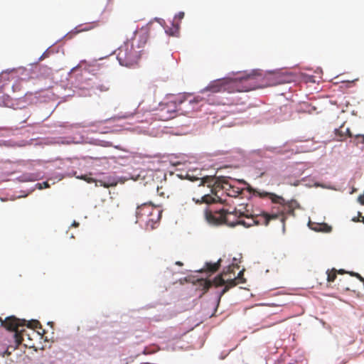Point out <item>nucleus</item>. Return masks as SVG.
<instances>
[{"label": "nucleus", "mask_w": 364, "mask_h": 364, "mask_svg": "<svg viewBox=\"0 0 364 364\" xmlns=\"http://www.w3.org/2000/svg\"><path fill=\"white\" fill-rule=\"evenodd\" d=\"M223 189L226 195L231 198L245 199L247 202L239 203L242 208L226 206L224 200L217 196L205 193L200 198H192L196 204H205L203 210L205 221L210 225L220 224V217L235 215L237 218H251L252 223L238 218L232 221L230 226L242 225L249 228L252 224L269 225V218H276L279 214L277 205L285 204V199L274 193L253 188L244 179H230L225 181Z\"/></svg>", "instance_id": "f257e3e1"}, {"label": "nucleus", "mask_w": 364, "mask_h": 364, "mask_svg": "<svg viewBox=\"0 0 364 364\" xmlns=\"http://www.w3.org/2000/svg\"><path fill=\"white\" fill-rule=\"evenodd\" d=\"M294 73L277 68L267 70L263 73L260 69H253L251 71L242 70L236 73H229L226 76L213 80L200 90V92L210 91L211 92H249L267 87L288 83L295 81Z\"/></svg>", "instance_id": "f03ea898"}, {"label": "nucleus", "mask_w": 364, "mask_h": 364, "mask_svg": "<svg viewBox=\"0 0 364 364\" xmlns=\"http://www.w3.org/2000/svg\"><path fill=\"white\" fill-rule=\"evenodd\" d=\"M222 258H219L217 261L215 262H205L203 268H200L198 270H194V272H204L205 275L203 277V279L210 283L213 286L222 287L221 289L215 291V298L213 303V312L210 316H213L216 313L220 302L221 297L231 287L236 284V280H237L238 283H245L246 281L245 278L241 277L242 274H243V269L237 273V277H235V272H233V278L230 277L225 279L221 273H218L213 277V275L222 267Z\"/></svg>", "instance_id": "7ed1b4c3"}, {"label": "nucleus", "mask_w": 364, "mask_h": 364, "mask_svg": "<svg viewBox=\"0 0 364 364\" xmlns=\"http://www.w3.org/2000/svg\"><path fill=\"white\" fill-rule=\"evenodd\" d=\"M264 149L274 154L281 155L283 159L289 158L297 152V150L294 151V149L289 148L287 142L279 146H266L263 149L240 150L238 154L241 157L242 163L255 169L256 177H262L267 173V168L264 162V158L267 157Z\"/></svg>", "instance_id": "20e7f679"}, {"label": "nucleus", "mask_w": 364, "mask_h": 364, "mask_svg": "<svg viewBox=\"0 0 364 364\" xmlns=\"http://www.w3.org/2000/svg\"><path fill=\"white\" fill-rule=\"evenodd\" d=\"M137 33V28H136L132 33V36L130 39H127L124 41V45L118 48V53L117 55V60L121 66L132 68L138 64L139 59L141 58V53L142 50H135L134 45L133 43Z\"/></svg>", "instance_id": "39448f33"}, {"label": "nucleus", "mask_w": 364, "mask_h": 364, "mask_svg": "<svg viewBox=\"0 0 364 364\" xmlns=\"http://www.w3.org/2000/svg\"><path fill=\"white\" fill-rule=\"evenodd\" d=\"M306 170V164L299 162L286 166L284 169H281L277 174L284 178V183L297 186L301 181L305 182L307 181V178L309 176V174L301 178Z\"/></svg>", "instance_id": "423d86ee"}, {"label": "nucleus", "mask_w": 364, "mask_h": 364, "mask_svg": "<svg viewBox=\"0 0 364 364\" xmlns=\"http://www.w3.org/2000/svg\"><path fill=\"white\" fill-rule=\"evenodd\" d=\"M33 92H24L22 95L11 97L8 94H3L0 97V106L10 107L14 109H23L33 102Z\"/></svg>", "instance_id": "0eeeda50"}, {"label": "nucleus", "mask_w": 364, "mask_h": 364, "mask_svg": "<svg viewBox=\"0 0 364 364\" xmlns=\"http://www.w3.org/2000/svg\"><path fill=\"white\" fill-rule=\"evenodd\" d=\"M186 103L185 96H179L174 100L169 102H160L159 104V117L161 120H169L176 117V113L179 111L178 105Z\"/></svg>", "instance_id": "6e6552de"}, {"label": "nucleus", "mask_w": 364, "mask_h": 364, "mask_svg": "<svg viewBox=\"0 0 364 364\" xmlns=\"http://www.w3.org/2000/svg\"><path fill=\"white\" fill-rule=\"evenodd\" d=\"M31 323H33L35 328H42L39 321L36 319L27 321L25 318H18L14 315L7 316L4 322L1 321V325L4 324L6 329L11 332L16 331L19 327H31Z\"/></svg>", "instance_id": "1a4fd4ad"}, {"label": "nucleus", "mask_w": 364, "mask_h": 364, "mask_svg": "<svg viewBox=\"0 0 364 364\" xmlns=\"http://www.w3.org/2000/svg\"><path fill=\"white\" fill-rule=\"evenodd\" d=\"M278 209H279V214L276 218H269V221L271 220H276V219H280V222L282 223V233H285V220L287 219V215H293L294 216V210L295 208L297 209H301V207L300 204L294 199H291L290 200H285V204L282 205H277Z\"/></svg>", "instance_id": "9d476101"}, {"label": "nucleus", "mask_w": 364, "mask_h": 364, "mask_svg": "<svg viewBox=\"0 0 364 364\" xmlns=\"http://www.w3.org/2000/svg\"><path fill=\"white\" fill-rule=\"evenodd\" d=\"M88 73L87 69H82L81 67L77 65L68 73V79L71 80L72 85L75 87H78L80 90H85V87L83 84L87 80H89L86 76Z\"/></svg>", "instance_id": "9b49d317"}, {"label": "nucleus", "mask_w": 364, "mask_h": 364, "mask_svg": "<svg viewBox=\"0 0 364 364\" xmlns=\"http://www.w3.org/2000/svg\"><path fill=\"white\" fill-rule=\"evenodd\" d=\"M185 176L191 181H199L198 186L208 183V188H210L213 181V175H202L201 168L198 167H188Z\"/></svg>", "instance_id": "f8f14e48"}, {"label": "nucleus", "mask_w": 364, "mask_h": 364, "mask_svg": "<svg viewBox=\"0 0 364 364\" xmlns=\"http://www.w3.org/2000/svg\"><path fill=\"white\" fill-rule=\"evenodd\" d=\"M98 22H99V19H97V20L88 22V23H85V25L91 24V23H97ZM84 25H85V23H84ZM82 26H83L82 23L76 26L75 28H73L70 31H68L66 34H65L64 36H63L62 37H60V38L56 40L53 43V44H56L63 39L70 40V39L73 38L75 35H77L82 31H88L93 28V26H86L84 27H82Z\"/></svg>", "instance_id": "ddd939ff"}, {"label": "nucleus", "mask_w": 364, "mask_h": 364, "mask_svg": "<svg viewBox=\"0 0 364 364\" xmlns=\"http://www.w3.org/2000/svg\"><path fill=\"white\" fill-rule=\"evenodd\" d=\"M140 104L141 103H139L137 107L135 108V109L133 112H124V113L121 112V113L113 115V116L108 117L107 119H105L95 121V122H91L89 123L88 126L92 127V126H95L97 124H105L109 122H114L116 120L132 118L138 113V108H139Z\"/></svg>", "instance_id": "4468645a"}, {"label": "nucleus", "mask_w": 364, "mask_h": 364, "mask_svg": "<svg viewBox=\"0 0 364 364\" xmlns=\"http://www.w3.org/2000/svg\"><path fill=\"white\" fill-rule=\"evenodd\" d=\"M131 154L130 151L126 150L124 151V156H110L108 159V164L110 166H113L114 168L126 166L131 161Z\"/></svg>", "instance_id": "2eb2a0df"}, {"label": "nucleus", "mask_w": 364, "mask_h": 364, "mask_svg": "<svg viewBox=\"0 0 364 364\" xmlns=\"http://www.w3.org/2000/svg\"><path fill=\"white\" fill-rule=\"evenodd\" d=\"M316 100L313 102H301L297 107L298 112L308 113L312 114L314 113L318 114V107L316 105Z\"/></svg>", "instance_id": "dca6fc26"}, {"label": "nucleus", "mask_w": 364, "mask_h": 364, "mask_svg": "<svg viewBox=\"0 0 364 364\" xmlns=\"http://www.w3.org/2000/svg\"><path fill=\"white\" fill-rule=\"evenodd\" d=\"M90 138L87 136H85L82 133L77 132L74 136H67L64 140L61 141V144H89V140Z\"/></svg>", "instance_id": "f3484780"}, {"label": "nucleus", "mask_w": 364, "mask_h": 364, "mask_svg": "<svg viewBox=\"0 0 364 364\" xmlns=\"http://www.w3.org/2000/svg\"><path fill=\"white\" fill-rule=\"evenodd\" d=\"M37 68H38V73H36L34 71V75H36L37 77L41 76L44 78H48L53 75V69L46 65L37 64ZM33 73H31L29 70L26 74V76H28V77H33Z\"/></svg>", "instance_id": "a211bd4d"}, {"label": "nucleus", "mask_w": 364, "mask_h": 364, "mask_svg": "<svg viewBox=\"0 0 364 364\" xmlns=\"http://www.w3.org/2000/svg\"><path fill=\"white\" fill-rule=\"evenodd\" d=\"M308 226L311 230L315 232L328 233L332 230V227L326 223H312L311 221H309Z\"/></svg>", "instance_id": "6ab92c4d"}, {"label": "nucleus", "mask_w": 364, "mask_h": 364, "mask_svg": "<svg viewBox=\"0 0 364 364\" xmlns=\"http://www.w3.org/2000/svg\"><path fill=\"white\" fill-rule=\"evenodd\" d=\"M151 205V202L144 203L136 207L135 215L136 220H138L142 215L149 216L152 214L151 209L150 205ZM135 223H137V220L135 221Z\"/></svg>", "instance_id": "aec40b11"}, {"label": "nucleus", "mask_w": 364, "mask_h": 364, "mask_svg": "<svg viewBox=\"0 0 364 364\" xmlns=\"http://www.w3.org/2000/svg\"><path fill=\"white\" fill-rule=\"evenodd\" d=\"M87 173V171H85L84 173H80V174H77V171L72 170L71 171H67L64 173H53V176L52 177H50V178H55L58 181H60L64 178L65 175H68V176H75L77 178H80V179H85Z\"/></svg>", "instance_id": "412c9836"}, {"label": "nucleus", "mask_w": 364, "mask_h": 364, "mask_svg": "<svg viewBox=\"0 0 364 364\" xmlns=\"http://www.w3.org/2000/svg\"><path fill=\"white\" fill-rule=\"evenodd\" d=\"M181 25L179 22H175L174 19L171 21V26L164 28L165 33L168 36L178 37Z\"/></svg>", "instance_id": "4be33fe9"}, {"label": "nucleus", "mask_w": 364, "mask_h": 364, "mask_svg": "<svg viewBox=\"0 0 364 364\" xmlns=\"http://www.w3.org/2000/svg\"><path fill=\"white\" fill-rule=\"evenodd\" d=\"M55 44H52L43 53L42 55L34 62L28 63V65L31 66L30 72L34 74V69L37 68V64L44 58L49 56L50 52H54V50L52 48V46H54Z\"/></svg>", "instance_id": "5701e85b"}, {"label": "nucleus", "mask_w": 364, "mask_h": 364, "mask_svg": "<svg viewBox=\"0 0 364 364\" xmlns=\"http://www.w3.org/2000/svg\"><path fill=\"white\" fill-rule=\"evenodd\" d=\"M30 141L21 140L20 141H14L11 139L3 140L0 139V146H6V147H14V146H23L26 144H30Z\"/></svg>", "instance_id": "b1692460"}, {"label": "nucleus", "mask_w": 364, "mask_h": 364, "mask_svg": "<svg viewBox=\"0 0 364 364\" xmlns=\"http://www.w3.org/2000/svg\"><path fill=\"white\" fill-rule=\"evenodd\" d=\"M185 100L186 103L187 102L188 105L191 107L192 111L198 110L203 105V99L200 96L193 97L189 100L185 97Z\"/></svg>", "instance_id": "393cba45"}, {"label": "nucleus", "mask_w": 364, "mask_h": 364, "mask_svg": "<svg viewBox=\"0 0 364 364\" xmlns=\"http://www.w3.org/2000/svg\"><path fill=\"white\" fill-rule=\"evenodd\" d=\"M50 186V185L48 182V180H46V181H44L42 182H38V183H36L33 186H32L29 190H28L27 192L21 191V192L24 193L21 196H18V198L26 197L29 193H32L36 188H38L39 190H43V189L48 188Z\"/></svg>", "instance_id": "a878e982"}, {"label": "nucleus", "mask_w": 364, "mask_h": 364, "mask_svg": "<svg viewBox=\"0 0 364 364\" xmlns=\"http://www.w3.org/2000/svg\"><path fill=\"white\" fill-rule=\"evenodd\" d=\"M89 144L102 147H109L113 146L112 141L95 138H90L89 140Z\"/></svg>", "instance_id": "bb28decb"}, {"label": "nucleus", "mask_w": 364, "mask_h": 364, "mask_svg": "<svg viewBox=\"0 0 364 364\" xmlns=\"http://www.w3.org/2000/svg\"><path fill=\"white\" fill-rule=\"evenodd\" d=\"M18 129V127L14 129L12 127H0V137H9L13 136L14 135V131Z\"/></svg>", "instance_id": "cd10ccee"}, {"label": "nucleus", "mask_w": 364, "mask_h": 364, "mask_svg": "<svg viewBox=\"0 0 364 364\" xmlns=\"http://www.w3.org/2000/svg\"><path fill=\"white\" fill-rule=\"evenodd\" d=\"M149 38V33L147 32H143L139 34L136 47L138 48H143Z\"/></svg>", "instance_id": "c85d7f7f"}, {"label": "nucleus", "mask_w": 364, "mask_h": 364, "mask_svg": "<svg viewBox=\"0 0 364 364\" xmlns=\"http://www.w3.org/2000/svg\"><path fill=\"white\" fill-rule=\"evenodd\" d=\"M12 348L13 350L15 348L11 346H7L6 344H0V356L5 357L11 355V351H10V348Z\"/></svg>", "instance_id": "c756f323"}, {"label": "nucleus", "mask_w": 364, "mask_h": 364, "mask_svg": "<svg viewBox=\"0 0 364 364\" xmlns=\"http://www.w3.org/2000/svg\"><path fill=\"white\" fill-rule=\"evenodd\" d=\"M16 68H8V69H6L5 70H2L1 73H0V81L4 78L5 80H7L9 81V75L14 71Z\"/></svg>", "instance_id": "7c9ffc66"}, {"label": "nucleus", "mask_w": 364, "mask_h": 364, "mask_svg": "<svg viewBox=\"0 0 364 364\" xmlns=\"http://www.w3.org/2000/svg\"><path fill=\"white\" fill-rule=\"evenodd\" d=\"M301 78L306 82L314 83L316 82L315 77L313 75H309L306 73H301Z\"/></svg>", "instance_id": "2f4dec72"}, {"label": "nucleus", "mask_w": 364, "mask_h": 364, "mask_svg": "<svg viewBox=\"0 0 364 364\" xmlns=\"http://www.w3.org/2000/svg\"><path fill=\"white\" fill-rule=\"evenodd\" d=\"M280 322V321H274V322H272V323H268L267 321L262 319V321H261V326L259 328H257L256 329H255L252 333L255 332V331H259V329H262V328H267V327H270L277 323Z\"/></svg>", "instance_id": "473e14b6"}, {"label": "nucleus", "mask_w": 364, "mask_h": 364, "mask_svg": "<svg viewBox=\"0 0 364 364\" xmlns=\"http://www.w3.org/2000/svg\"><path fill=\"white\" fill-rule=\"evenodd\" d=\"M353 139L350 141L355 143L356 144H362L364 146V134H358L352 136Z\"/></svg>", "instance_id": "72a5a7b5"}, {"label": "nucleus", "mask_w": 364, "mask_h": 364, "mask_svg": "<svg viewBox=\"0 0 364 364\" xmlns=\"http://www.w3.org/2000/svg\"><path fill=\"white\" fill-rule=\"evenodd\" d=\"M150 176L152 177L153 179H154V178H156V179H161V178H162L164 180L166 179V173L162 171H157L154 173L151 172Z\"/></svg>", "instance_id": "f704fd0d"}, {"label": "nucleus", "mask_w": 364, "mask_h": 364, "mask_svg": "<svg viewBox=\"0 0 364 364\" xmlns=\"http://www.w3.org/2000/svg\"><path fill=\"white\" fill-rule=\"evenodd\" d=\"M30 176H31V174H29V173H23V174H21V176H18L16 178V180L19 182H28V181H31V178Z\"/></svg>", "instance_id": "c9c22d12"}, {"label": "nucleus", "mask_w": 364, "mask_h": 364, "mask_svg": "<svg viewBox=\"0 0 364 364\" xmlns=\"http://www.w3.org/2000/svg\"><path fill=\"white\" fill-rule=\"evenodd\" d=\"M107 181L108 185L114 186H116L118 183L119 178L112 176H106Z\"/></svg>", "instance_id": "e433bc0d"}, {"label": "nucleus", "mask_w": 364, "mask_h": 364, "mask_svg": "<svg viewBox=\"0 0 364 364\" xmlns=\"http://www.w3.org/2000/svg\"><path fill=\"white\" fill-rule=\"evenodd\" d=\"M230 259L229 258L228 261L226 262V265H225L223 267V272H228L230 271V265L231 264H234L237 263V259L236 257H232V262H230Z\"/></svg>", "instance_id": "4c0bfd02"}, {"label": "nucleus", "mask_w": 364, "mask_h": 364, "mask_svg": "<svg viewBox=\"0 0 364 364\" xmlns=\"http://www.w3.org/2000/svg\"><path fill=\"white\" fill-rule=\"evenodd\" d=\"M29 174L31 175L30 176L31 181H36L43 178V175L40 172H36V173H29Z\"/></svg>", "instance_id": "58836bf2"}, {"label": "nucleus", "mask_w": 364, "mask_h": 364, "mask_svg": "<svg viewBox=\"0 0 364 364\" xmlns=\"http://www.w3.org/2000/svg\"><path fill=\"white\" fill-rule=\"evenodd\" d=\"M185 13L182 11H178L175 14L173 19H176V22H179L181 23V20L184 18Z\"/></svg>", "instance_id": "ea45409f"}, {"label": "nucleus", "mask_w": 364, "mask_h": 364, "mask_svg": "<svg viewBox=\"0 0 364 364\" xmlns=\"http://www.w3.org/2000/svg\"><path fill=\"white\" fill-rule=\"evenodd\" d=\"M154 21H157L164 28H165L166 24L164 19L159 17L154 18Z\"/></svg>", "instance_id": "a19ab883"}, {"label": "nucleus", "mask_w": 364, "mask_h": 364, "mask_svg": "<svg viewBox=\"0 0 364 364\" xmlns=\"http://www.w3.org/2000/svg\"><path fill=\"white\" fill-rule=\"evenodd\" d=\"M357 202L359 203L360 205H364V191L363 194L358 196V197L357 198ZM363 223H364V217Z\"/></svg>", "instance_id": "79ce46f5"}, {"label": "nucleus", "mask_w": 364, "mask_h": 364, "mask_svg": "<svg viewBox=\"0 0 364 364\" xmlns=\"http://www.w3.org/2000/svg\"><path fill=\"white\" fill-rule=\"evenodd\" d=\"M85 161H86L85 158H84L82 161H80L79 159H76L74 161H73L72 164H75V165L78 164L80 166H82L83 168H85V166H86L85 164H82V163H85Z\"/></svg>", "instance_id": "37998d69"}, {"label": "nucleus", "mask_w": 364, "mask_h": 364, "mask_svg": "<svg viewBox=\"0 0 364 364\" xmlns=\"http://www.w3.org/2000/svg\"><path fill=\"white\" fill-rule=\"evenodd\" d=\"M14 92L21 90V85L18 82L14 83L11 86Z\"/></svg>", "instance_id": "c03bdc74"}, {"label": "nucleus", "mask_w": 364, "mask_h": 364, "mask_svg": "<svg viewBox=\"0 0 364 364\" xmlns=\"http://www.w3.org/2000/svg\"><path fill=\"white\" fill-rule=\"evenodd\" d=\"M328 272H329V269H328L326 270V274H327V280H328V282H333V281H334V279H335V278H336V276L330 275V274H328Z\"/></svg>", "instance_id": "a18cd8bd"}, {"label": "nucleus", "mask_w": 364, "mask_h": 364, "mask_svg": "<svg viewBox=\"0 0 364 364\" xmlns=\"http://www.w3.org/2000/svg\"><path fill=\"white\" fill-rule=\"evenodd\" d=\"M52 48L54 50V52H50V53H58L61 50L62 54H64V50L61 48L60 46H58L57 48H54L53 46H52Z\"/></svg>", "instance_id": "49530a36"}, {"label": "nucleus", "mask_w": 364, "mask_h": 364, "mask_svg": "<svg viewBox=\"0 0 364 364\" xmlns=\"http://www.w3.org/2000/svg\"><path fill=\"white\" fill-rule=\"evenodd\" d=\"M353 277L364 284V277H363L359 273L355 272Z\"/></svg>", "instance_id": "de8ad7c7"}, {"label": "nucleus", "mask_w": 364, "mask_h": 364, "mask_svg": "<svg viewBox=\"0 0 364 364\" xmlns=\"http://www.w3.org/2000/svg\"><path fill=\"white\" fill-rule=\"evenodd\" d=\"M353 277L364 284V277H363L359 273L355 272Z\"/></svg>", "instance_id": "09e8293b"}, {"label": "nucleus", "mask_w": 364, "mask_h": 364, "mask_svg": "<svg viewBox=\"0 0 364 364\" xmlns=\"http://www.w3.org/2000/svg\"><path fill=\"white\" fill-rule=\"evenodd\" d=\"M353 277L364 284V277H363L359 273L355 272Z\"/></svg>", "instance_id": "8fccbe9b"}, {"label": "nucleus", "mask_w": 364, "mask_h": 364, "mask_svg": "<svg viewBox=\"0 0 364 364\" xmlns=\"http://www.w3.org/2000/svg\"><path fill=\"white\" fill-rule=\"evenodd\" d=\"M353 277L364 284V277H363L359 273L355 272Z\"/></svg>", "instance_id": "3c124183"}, {"label": "nucleus", "mask_w": 364, "mask_h": 364, "mask_svg": "<svg viewBox=\"0 0 364 364\" xmlns=\"http://www.w3.org/2000/svg\"><path fill=\"white\" fill-rule=\"evenodd\" d=\"M114 149L122 151L124 153V151L127 150V149L124 148L122 145L117 144V145H113L112 146Z\"/></svg>", "instance_id": "603ef678"}, {"label": "nucleus", "mask_w": 364, "mask_h": 364, "mask_svg": "<svg viewBox=\"0 0 364 364\" xmlns=\"http://www.w3.org/2000/svg\"><path fill=\"white\" fill-rule=\"evenodd\" d=\"M345 133H346V134H348V136L349 137H351V138H352V136H353V134L351 133V132H350V128H348V127H347V128L346 129V132H345Z\"/></svg>", "instance_id": "864d4df0"}, {"label": "nucleus", "mask_w": 364, "mask_h": 364, "mask_svg": "<svg viewBox=\"0 0 364 364\" xmlns=\"http://www.w3.org/2000/svg\"><path fill=\"white\" fill-rule=\"evenodd\" d=\"M355 80H347V81H344V82H345L346 84H347V85H346V86H347L348 87H350V85H351L352 84H353V83H354V82H355Z\"/></svg>", "instance_id": "5fc2aeb1"}, {"label": "nucleus", "mask_w": 364, "mask_h": 364, "mask_svg": "<svg viewBox=\"0 0 364 364\" xmlns=\"http://www.w3.org/2000/svg\"><path fill=\"white\" fill-rule=\"evenodd\" d=\"M276 306L275 304L272 303V304H265V303H260V304H257L256 306Z\"/></svg>", "instance_id": "6e6d98bb"}, {"label": "nucleus", "mask_w": 364, "mask_h": 364, "mask_svg": "<svg viewBox=\"0 0 364 364\" xmlns=\"http://www.w3.org/2000/svg\"><path fill=\"white\" fill-rule=\"evenodd\" d=\"M90 159H92L95 161H99L100 159H106V157H90L89 158Z\"/></svg>", "instance_id": "4d7b16f0"}, {"label": "nucleus", "mask_w": 364, "mask_h": 364, "mask_svg": "<svg viewBox=\"0 0 364 364\" xmlns=\"http://www.w3.org/2000/svg\"><path fill=\"white\" fill-rule=\"evenodd\" d=\"M314 73L316 74L323 73L322 68L321 67H317L316 69L314 70Z\"/></svg>", "instance_id": "13d9d810"}, {"label": "nucleus", "mask_w": 364, "mask_h": 364, "mask_svg": "<svg viewBox=\"0 0 364 364\" xmlns=\"http://www.w3.org/2000/svg\"><path fill=\"white\" fill-rule=\"evenodd\" d=\"M80 225V223L78 222H77L76 220H73V223H71L70 227H78Z\"/></svg>", "instance_id": "bf43d9fd"}, {"label": "nucleus", "mask_w": 364, "mask_h": 364, "mask_svg": "<svg viewBox=\"0 0 364 364\" xmlns=\"http://www.w3.org/2000/svg\"><path fill=\"white\" fill-rule=\"evenodd\" d=\"M171 164L174 166H178L181 164V163L179 161H171Z\"/></svg>", "instance_id": "052dcab7"}, {"label": "nucleus", "mask_w": 364, "mask_h": 364, "mask_svg": "<svg viewBox=\"0 0 364 364\" xmlns=\"http://www.w3.org/2000/svg\"><path fill=\"white\" fill-rule=\"evenodd\" d=\"M6 83H3L0 85V94L3 92L4 87L6 85Z\"/></svg>", "instance_id": "680f3d73"}, {"label": "nucleus", "mask_w": 364, "mask_h": 364, "mask_svg": "<svg viewBox=\"0 0 364 364\" xmlns=\"http://www.w3.org/2000/svg\"><path fill=\"white\" fill-rule=\"evenodd\" d=\"M227 355H228L227 353L224 354L223 353H221L220 356H219V358L220 360H223V359H225L226 358Z\"/></svg>", "instance_id": "e2e57ef3"}, {"label": "nucleus", "mask_w": 364, "mask_h": 364, "mask_svg": "<svg viewBox=\"0 0 364 364\" xmlns=\"http://www.w3.org/2000/svg\"><path fill=\"white\" fill-rule=\"evenodd\" d=\"M75 92H76L75 91H73V93L68 94V95H65L63 97L66 98V97H70L74 96L75 95Z\"/></svg>", "instance_id": "0e129e2a"}, {"label": "nucleus", "mask_w": 364, "mask_h": 364, "mask_svg": "<svg viewBox=\"0 0 364 364\" xmlns=\"http://www.w3.org/2000/svg\"><path fill=\"white\" fill-rule=\"evenodd\" d=\"M297 363L296 359H291L290 361L287 364H296Z\"/></svg>", "instance_id": "69168bd1"}, {"label": "nucleus", "mask_w": 364, "mask_h": 364, "mask_svg": "<svg viewBox=\"0 0 364 364\" xmlns=\"http://www.w3.org/2000/svg\"><path fill=\"white\" fill-rule=\"evenodd\" d=\"M340 274H345V273H347L348 271L345 270L344 269H338V271Z\"/></svg>", "instance_id": "338daca9"}, {"label": "nucleus", "mask_w": 364, "mask_h": 364, "mask_svg": "<svg viewBox=\"0 0 364 364\" xmlns=\"http://www.w3.org/2000/svg\"><path fill=\"white\" fill-rule=\"evenodd\" d=\"M160 304H168L169 303L168 301L167 300H162V301H160Z\"/></svg>", "instance_id": "774afa93"}]
</instances>
